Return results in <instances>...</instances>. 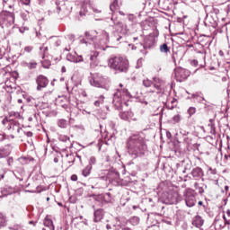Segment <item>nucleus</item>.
I'll use <instances>...</instances> for the list:
<instances>
[{"label":"nucleus","mask_w":230,"mask_h":230,"mask_svg":"<svg viewBox=\"0 0 230 230\" xmlns=\"http://www.w3.org/2000/svg\"><path fill=\"white\" fill-rule=\"evenodd\" d=\"M127 148L129 155L133 157H141L148 150L146 140L139 134L132 135L128 138Z\"/></svg>","instance_id":"nucleus-1"},{"label":"nucleus","mask_w":230,"mask_h":230,"mask_svg":"<svg viewBox=\"0 0 230 230\" xmlns=\"http://www.w3.org/2000/svg\"><path fill=\"white\" fill-rule=\"evenodd\" d=\"M111 21L112 22L111 26L113 28L115 26L116 31L112 32L110 40L111 42H118L119 44H121V42H125V37H127V35L130 33V29H128L127 23L118 22L114 14L111 16Z\"/></svg>","instance_id":"nucleus-2"},{"label":"nucleus","mask_w":230,"mask_h":230,"mask_svg":"<svg viewBox=\"0 0 230 230\" xmlns=\"http://www.w3.org/2000/svg\"><path fill=\"white\" fill-rule=\"evenodd\" d=\"M108 42H111V37L106 31H102L100 36L97 37H93L91 33L85 32V39L80 40V44L89 46V44L93 43L98 49H105V45H107Z\"/></svg>","instance_id":"nucleus-3"},{"label":"nucleus","mask_w":230,"mask_h":230,"mask_svg":"<svg viewBox=\"0 0 230 230\" xmlns=\"http://www.w3.org/2000/svg\"><path fill=\"white\" fill-rule=\"evenodd\" d=\"M108 66L117 73L128 72V59L122 57L111 58L108 61Z\"/></svg>","instance_id":"nucleus-4"},{"label":"nucleus","mask_w":230,"mask_h":230,"mask_svg":"<svg viewBox=\"0 0 230 230\" xmlns=\"http://www.w3.org/2000/svg\"><path fill=\"white\" fill-rule=\"evenodd\" d=\"M3 125H4L7 128V130L11 132V137L12 139H14L22 132V128H21V124H19V121L14 120L13 119H8V117L4 118L2 121Z\"/></svg>","instance_id":"nucleus-5"},{"label":"nucleus","mask_w":230,"mask_h":230,"mask_svg":"<svg viewBox=\"0 0 230 230\" xmlns=\"http://www.w3.org/2000/svg\"><path fill=\"white\" fill-rule=\"evenodd\" d=\"M15 22V14L12 12H5L4 13L0 15V28H7L10 26H13Z\"/></svg>","instance_id":"nucleus-6"},{"label":"nucleus","mask_w":230,"mask_h":230,"mask_svg":"<svg viewBox=\"0 0 230 230\" xmlns=\"http://www.w3.org/2000/svg\"><path fill=\"white\" fill-rule=\"evenodd\" d=\"M178 200L179 193H177V190H169L162 194V202L164 204H177Z\"/></svg>","instance_id":"nucleus-7"},{"label":"nucleus","mask_w":230,"mask_h":230,"mask_svg":"<svg viewBox=\"0 0 230 230\" xmlns=\"http://www.w3.org/2000/svg\"><path fill=\"white\" fill-rule=\"evenodd\" d=\"M64 10H66V2L64 0H53L52 8L49 10V15H53V13H58V15L61 13L62 15Z\"/></svg>","instance_id":"nucleus-8"},{"label":"nucleus","mask_w":230,"mask_h":230,"mask_svg":"<svg viewBox=\"0 0 230 230\" xmlns=\"http://www.w3.org/2000/svg\"><path fill=\"white\" fill-rule=\"evenodd\" d=\"M107 179L111 184L115 186H119L121 184V178H119V172L118 170L111 168L108 171Z\"/></svg>","instance_id":"nucleus-9"},{"label":"nucleus","mask_w":230,"mask_h":230,"mask_svg":"<svg viewBox=\"0 0 230 230\" xmlns=\"http://www.w3.org/2000/svg\"><path fill=\"white\" fill-rule=\"evenodd\" d=\"M190 75H191V72L188 69L182 67H177L174 69V78L177 82H184Z\"/></svg>","instance_id":"nucleus-10"},{"label":"nucleus","mask_w":230,"mask_h":230,"mask_svg":"<svg viewBox=\"0 0 230 230\" xmlns=\"http://www.w3.org/2000/svg\"><path fill=\"white\" fill-rule=\"evenodd\" d=\"M125 96H126V98H130V93H128V89L124 88L121 91L118 90L113 94V103H114V105H121V99Z\"/></svg>","instance_id":"nucleus-11"},{"label":"nucleus","mask_w":230,"mask_h":230,"mask_svg":"<svg viewBox=\"0 0 230 230\" xmlns=\"http://www.w3.org/2000/svg\"><path fill=\"white\" fill-rule=\"evenodd\" d=\"M105 82L106 80L100 74H95L90 77V84L93 87H105Z\"/></svg>","instance_id":"nucleus-12"},{"label":"nucleus","mask_w":230,"mask_h":230,"mask_svg":"<svg viewBox=\"0 0 230 230\" xmlns=\"http://www.w3.org/2000/svg\"><path fill=\"white\" fill-rule=\"evenodd\" d=\"M36 84H37V91H41L42 89H46L48 87V84H49V80H48V77L40 75L36 78Z\"/></svg>","instance_id":"nucleus-13"},{"label":"nucleus","mask_w":230,"mask_h":230,"mask_svg":"<svg viewBox=\"0 0 230 230\" xmlns=\"http://www.w3.org/2000/svg\"><path fill=\"white\" fill-rule=\"evenodd\" d=\"M100 55V52L98 51H91L88 55V58L90 60V67L94 69V67H98V65L100 64V61L98 60V57Z\"/></svg>","instance_id":"nucleus-14"},{"label":"nucleus","mask_w":230,"mask_h":230,"mask_svg":"<svg viewBox=\"0 0 230 230\" xmlns=\"http://www.w3.org/2000/svg\"><path fill=\"white\" fill-rule=\"evenodd\" d=\"M185 204L187 208H193L197 204V199L195 195L191 194V191H187L185 195Z\"/></svg>","instance_id":"nucleus-15"},{"label":"nucleus","mask_w":230,"mask_h":230,"mask_svg":"<svg viewBox=\"0 0 230 230\" xmlns=\"http://www.w3.org/2000/svg\"><path fill=\"white\" fill-rule=\"evenodd\" d=\"M154 44H155V39L153 36H146L144 39V43H141V46L144 49H150V48H154Z\"/></svg>","instance_id":"nucleus-16"},{"label":"nucleus","mask_w":230,"mask_h":230,"mask_svg":"<svg viewBox=\"0 0 230 230\" xmlns=\"http://www.w3.org/2000/svg\"><path fill=\"white\" fill-rule=\"evenodd\" d=\"M190 175L194 181H199L204 177V172L200 167H196L190 172Z\"/></svg>","instance_id":"nucleus-17"},{"label":"nucleus","mask_w":230,"mask_h":230,"mask_svg":"<svg viewBox=\"0 0 230 230\" xmlns=\"http://www.w3.org/2000/svg\"><path fill=\"white\" fill-rule=\"evenodd\" d=\"M183 143L188 146V148L195 146V145H197V137L190 134L189 136L185 137V138L183 139Z\"/></svg>","instance_id":"nucleus-18"},{"label":"nucleus","mask_w":230,"mask_h":230,"mask_svg":"<svg viewBox=\"0 0 230 230\" xmlns=\"http://www.w3.org/2000/svg\"><path fill=\"white\" fill-rule=\"evenodd\" d=\"M192 226L198 228L202 227L204 226V219H202V217L200 216L194 217L192 220Z\"/></svg>","instance_id":"nucleus-19"},{"label":"nucleus","mask_w":230,"mask_h":230,"mask_svg":"<svg viewBox=\"0 0 230 230\" xmlns=\"http://www.w3.org/2000/svg\"><path fill=\"white\" fill-rule=\"evenodd\" d=\"M103 219V208H98L94 210V219L95 223L101 222Z\"/></svg>","instance_id":"nucleus-20"},{"label":"nucleus","mask_w":230,"mask_h":230,"mask_svg":"<svg viewBox=\"0 0 230 230\" xmlns=\"http://www.w3.org/2000/svg\"><path fill=\"white\" fill-rule=\"evenodd\" d=\"M119 15H122L126 21H128L129 22H136V15L130 14V13H125L123 11L119 12Z\"/></svg>","instance_id":"nucleus-21"},{"label":"nucleus","mask_w":230,"mask_h":230,"mask_svg":"<svg viewBox=\"0 0 230 230\" xmlns=\"http://www.w3.org/2000/svg\"><path fill=\"white\" fill-rule=\"evenodd\" d=\"M44 226L48 227L49 230H55V225H53V220L49 218V217H46L44 219Z\"/></svg>","instance_id":"nucleus-22"},{"label":"nucleus","mask_w":230,"mask_h":230,"mask_svg":"<svg viewBox=\"0 0 230 230\" xmlns=\"http://www.w3.org/2000/svg\"><path fill=\"white\" fill-rule=\"evenodd\" d=\"M152 82L155 89H157V91H161V85H163V80L159 79V77H154Z\"/></svg>","instance_id":"nucleus-23"},{"label":"nucleus","mask_w":230,"mask_h":230,"mask_svg":"<svg viewBox=\"0 0 230 230\" xmlns=\"http://www.w3.org/2000/svg\"><path fill=\"white\" fill-rule=\"evenodd\" d=\"M194 188H195V190H197L198 191H199V193L200 194V195H202V193H204V190H205V188H207V186L206 185H204V184H200V183H195L194 184Z\"/></svg>","instance_id":"nucleus-24"},{"label":"nucleus","mask_w":230,"mask_h":230,"mask_svg":"<svg viewBox=\"0 0 230 230\" xmlns=\"http://www.w3.org/2000/svg\"><path fill=\"white\" fill-rule=\"evenodd\" d=\"M128 222H129V224H131V226H139V222H140V219L139 217L134 216V217H131Z\"/></svg>","instance_id":"nucleus-25"},{"label":"nucleus","mask_w":230,"mask_h":230,"mask_svg":"<svg viewBox=\"0 0 230 230\" xmlns=\"http://www.w3.org/2000/svg\"><path fill=\"white\" fill-rule=\"evenodd\" d=\"M105 103V97L101 95L98 99L93 102L95 107H100V105H103Z\"/></svg>","instance_id":"nucleus-26"},{"label":"nucleus","mask_w":230,"mask_h":230,"mask_svg":"<svg viewBox=\"0 0 230 230\" xmlns=\"http://www.w3.org/2000/svg\"><path fill=\"white\" fill-rule=\"evenodd\" d=\"M8 119H13L14 121H16L15 119H18V118H21V113L19 112H15V111H11L9 112V117H7Z\"/></svg>","instance_id":"nucleus-27"},{"label":"nucleus","mask_w":230,"mask_h":230,"mask_svg":"<svg viewBox=\"0 0 230 230\" xmlns=\"http://www.w3.org/2000/svg\"><path fill=\"white\" fill-rule=\"evenodd\" d=\"M160 52L164 53L165 55H168L170 53V48L168 47V44L164 43L160 46Z\"/></svg>","instance_id":"nucleus-28"},{"label":"nucleus","mask_w":230,"mask_h":230,"mask_svg":"<svg viewBox=\"0 0 230 230\" xmlns=\"http://www.w3.org/2000/svg\"><path fill=\"white\" fill-rule=\"evenodd\" d=\"M8 155H10V150L6 148H0V159L8 157Z\"/></svg>","instance_id":"nucleus-29"},{"label":"nucleus","mask_w":230,"mask_h":230,"mask_svg":"<svg viewBox=\"0 0 230 230\" xmlns=\"http://www.w3.org/2000/svg\"><path fill=\"white\" fill-rule=\"evenodd\" d=\"M58 127L60 128H67V120L61 119L58 120Z\"/></svg>","instance_id":"nucleus-30"},{"label":"nucleus","mask_w":230,"mask_h":230,"mask_svg":"<svg viewBox=\"0 0 230 230\" xmlns=\"http://www.w3.org/2000/svg\"><path fill=\"white\" fill-rule=\"evenodd\" d=\"M151 111H152V112H154L155 116L159 114V112H157V111H159V105L157 104V102H153L151 104Z\"/></svg>","instance_id":"nucleus-31"},{"label":"nucleus","mask_w":230,"mask_h":230,"mask_svg":"<svg viewBox=\"0 0 230 230\" xmlns=\"http://www.w3.org/2000/svg\"><path fill=\"white\" fill-rule=\"evenodd\" d=\"M110 10H111V12H116V10H119V4H118V0L113 1V3L110 5Z\"/></svg>","instance_id":"nucleus-32"},{"label":"nucleus","mask_w":230,"mask_h":230,"mask_svg":"<svg viewBox=\"0 0 230 230\" xmlns=\"http://www.w3.org/2000/svg\"><path fill=\"white\" fill-rule=\"evenodd\" d=\"M96 116L98 119H107V113L105 111H97Z\"/></svg>","instance_id":"nucleus-33"},{"label":"nucleus","mask_w":230,"mask_h":230,"mask_svg":"<svg viewBox=\"0 0 230 230\" xmlns=\"http://www.w3.org/2000/svg\"><path fill=\"white\" fill-rule=\"evenodd\" d=\"M130 116H132V112L129 111H124L120 113L121 119L127 120L129 119Z\"/></svg>","instance_id":"nucleus-34"},{"label":"nucleus","mask_w":230,"mask_h":230,"mask_svg":"<svg viewBox=\"0 0 230 230\" xmlns=\"http://www.w3.org/2000/svg\"><path fill=\"white\" fill-rule=\"evenodd\" d=\"M91 170H93V168L89 165H87L84 170H83V175L84 177H89V175H91Z\"/></svg>","instance_id":"nucleus-35"},{"label":"nucleus","mask_w":230,"mask_h":230,"mask_svg":"<svg viewBox=\"0 0 230 230\" xmlns=\"http://www.w3.org/2000/svg\"><path fill=\"white\" fill-rule=\"evenodd\" d=\"M96 157L95 156H91L88 160V166H91V168H93V166H96Z\"/></svg>","instance_id":"nucleus-36"},{"label":"nucleus","mask_w":230,"mask_h":230,"mask_svg":"<svg viewBox=\"0 0 230 230\" xmlns=\"http://www.w3.org/2000/svg\"><path fill=\"white\" fill-rule=\"evenodd\" d=\"M89 12V7H87L86 4H84L82 6V11H80L79 14L81 17H84V15H85V13H87Z\"/></svg>","instance_id":"nucleus-37"},{"label":"nucleus","mask_w":230,"mask_h":230,"mask_svg":"<svg viewBox=\"0 0 230 230\" xmlns=\"http://www.w3.org/2000/svg\"><path fill=\"white\" fill-rule=\"evenodd\" d=\"M40 50L42 53V58H45L46 55H48V47L41 46L40 47Z\"/></svg>","instance_id":"nucleus-38"},{"label":"nucleus","mask_w":230,"mask_h":230,"mask_svg":"<svg viewBox=\"0 0 230 230\" xmlns=\"http://www.w3.org/2000/svg\"><path fill=\"white\" fill-rule=\"evenodd\" d=\"M143 85H144V87H152V85H154V84H153V82L151 80L145 79L143 81Z\"/></svg>","instance_id":"nucleus-39"},{"label":"nucleus","mask_w":230,"mask_h":230,"mask_svg":"<svg viewBox=\"0 0 230 230\" xmlns=\"http://www.w3.org/2000/svg\"><path fill=\"white\" fill-rule=\"evenodd\" d=\"M226 215L223 217V218L225 220V224H224V226L222 227H225L226 224H227V222L230 220V209L226 210ZM227 218H228V220H227Z\"/></svg>","instance_id":"nucleus-40"},{"label":"nucleus","mask_w":230,"mask_h":230,"mask_svg":"<svg viewBox=\"0 0 230 230\" xmlns=\"http://www.w3.org/2000/svg\"><path fill=\"white\" fill-rule=\"evenodd\" d=\"M26 66L29 69H37V62L35 61L27 63Z\"/></svg>","instance_id":"nucleus-41"},{"label":"nucleus","mask_w":230,"mask_h":230,"mask_svg":"<svg viewBox=\"0 0 230 230\" xmlns=\"http://www.w3.org/2000/svg\"><path fill=\"white\" fill-rule=\"evenodd\" d=\"M189 116H193L197 112V108L195 107H190L187 111Z\"/></svg>","instance_id":"nucleus-42"},{"label":"nucleus","mask_w":230,"mask_h":230,"mask_svg":"<svg viewBox=\"0 0 230 230\" xmlns=\"http://www.w3.org/2000/svg\"><path fill=\"white\" fill-rule=\"evenodd\" d=\"M9 229L10 230H24V228L21 225H13V226H10Z\"/></svg>","instance_id":"nucleus-43"},{"label":"nucleus","mask_w":230,"mask_h":230,"mask_svg":"<svg viewBox=\"0 0 230 230\" xmlns=\"http://www.w3.org/2000/svg\"><path fill=\"white\" fill-rule=\"evenodd\" d=\"M59 141H62L63 143H66L67 141H69V137L66 136V135H60L58 137Z\"/></svg>","instance_id":"nucleus-44"},{"label":"nucleus","mask_w":230,"mask_h":230,"mask_svg":"<svg viewBox=\"0 0 230 230\" xmlns=\"http://www.w3.org/2000/svg\"><path fill=\"white\" fill-rule=\"evenodd\" d=\"M41 64L42 67H44L45 69H49V66H51V62L49 60H45Z\"/></svg>","instance_id":"nucleus-45"},{"label":"nucleus","mask_w":230,"mask_h":230,"mask_svg":"<svg viewBox=\"0 0 230 230\" xmlns=\"http://www.w3.org/2000/svg\"><path fill=\"white\" fill-rule=\"evenodd\" d=\"M180 134H181L182 139H184V138L187 137V136H189L190 133L188 132V131H186V130H181V131H180Z\"/></svg>","instance_id":"nucleus-46"},{"label":"nucleus","mask_w":230,"mask_h":230,"mask_svg":"<svg viewBox=\"0 0 230 230\" xmlns=\"http://www.w3.org/2000/svg\"><path fill=\"white\" fill-rule=\"evenodd\" d=\"M137 40L138 41V44H140L141 46V40H143V36L140 35L139 37H133V42H136Z\"/></svg>","instance_id":"nucleus-47"},{"label":"nucleus","mask_w":230,"mask_h":230,"mask_svg":"<svg viewBox=\"0 0 230 230\" xmlns=\"http://www.w3.org/2000/svg\"><path fill=\"white\" fill-rule=\"evenodd\" d=\"M172 120L174 121V123H179V121H181V115H175L173 118H172Z\"/></svg>","instance_id":"nucleus-48"},{"label":"nucleus","mask_w":230,"mask_h":230,"mask_svg":"<svg viewBox=\"0 0 230 230\" xmlns=\"http://www.w3.org/2000/svg\"><path fill=\"white\" fill-rule=\"evenodd\" d=\"M32 50H33V47L31 46H27L24 48V51H26V53H31Z\"/></svg>","instance_id":"nucleus-49"},{"label":"nucleus","mask_w":230,"mask_h":230,"mask_svg":"<svg viewBox=\"0 0 230 230\" xmlns=\"http://www.w3.org/2000/svg\"><path fill=\"white\" fill-rule=\"evenodd\" d=\"M5 222L6 220L4 219V217L3 216H0V227H3Z\"/></svg>","instance_id":"nucleus-50"},{"label":"nucleus","mask_w":230,"mask_h":230,"mask_svg":"<svg viewBox=\"0 0 230 230\" xmlns=\"http://www.w3.org/2000/svg\"><path fill=\"white\" fill-rule=\"evenodd\" d=\"M141 66H143V59H138L137 61V69H139V67H141Z\"/></svg>","instance_id":"nucleus-51"},{"label":"nucleus","mask_w":230,"mask_h":230,"mask_svg":"<svg viewBox=\"0 0 230 230\" xmlns=\"http://www.w3.org/2000/svg\"><path fill=\"white\" fill-rule=\"evenodd\" d=\"M22 4H25L26 6H28V4H30L31 3V0H20Z\"/></svg>","instance_id":"nucleus-52"},{"label":"nucleus","mask_w":230,"mask_h":230,"mask_svg":"<svg viewBox=\"0 0 230 230\" xmlns=\"http://www.w3.org/2000/svg\"><path fill=\"white\" fill-rule=\"evenodd\" d=\"M190 64L194 66V67H197V66H199V61L197 59H194L190 61Z\"/></svg>","instance_id":"nucleus-53"},{"label":"nucleus","mask_w":230,"mask_h":230,"mask_svg":"<svg viewBox=\"0 0 230 230\" xmlns=\"http://www.w3.org/2000/svg\"><path fill=\"white\" fill-rule=\"evenodd\" d=\"M7 164H8L9 166H12V164H13V158L9 157V158L7 159Z\"/></svg>","instance_id":"nucleus-54"},{"label":"nucleus","mask_w":230,"mask_h":230,"mask_svg":"<svg viewBox=\"0 0 230 230\" xmlns=\"http://www.w3.org/2000/svg\"><path fill=\"white\" fill-rule=\"evenodd\" d=\"M74 62L75 63L84 62V58H82V56H79L78 58H76L75 60H74Z\"/></svg>","instance_id":"nucleus-55"},{"label":"nucleus","mask_w":230,"mask_h":230,"mask_svg":"<svg viewBox=\"0 0 230 230\" xmlns=\"http://www.w3.org/2000/svg\"><path fill=\"white\" fill-rule=\"evenodd\" d=\"M38 4H40V6H44L46 4V0H38Z\"/></svg>","instance_id":"nucleus-56"},{"label":"nucleus","mask_w":230,"mask_h":230,"mask_svg":"<svg viewBox=\"0 0 230 230\" xmlns=\"http://www.w3.org/2000/svg\"><path fill=\"white\" fill-rule=\"evenodd\" d=\"M197 101L199 102V103H202V102H206V99L202 96H199V98L197 99Z\"/></svg>","instance_id":"nucleus-57"},{"label":"nucleus","mask_w":230,"mask_h":230,"mask_svg":"<svg viewBox=\"0 0 230 230\" xmlns=\"http://www.w3.org/2000/svg\"><path fill=\"white\" fill-rule=\"evenodd\" d=\"M71 181H78V176H76V174H73L71 176Z\"/></svg>","instance_id":"nucleus-58"},{"label":"nucleus","mask_w":230,"mask_h":230,"mask_svg":"<svg viewBox=\"0 0 230 230\" xmlns=\"http://www.w3.org/2000/svg\"><path fill=\"white\" fill-rule=\"evenodd\" d=\"M107 197H108L107 202H111V193H107V194L104 196V199H107Z\"/></svg>","instance_id":"nucleus-59"},{"label":"nucleus","mask_w":230,"mask_h":230,"mask_svg":"<svg viewBox=\"0 0 230 230\" xmlns=\"http://www.w3.org/2000/svg\"><path fill=\"white\" fill-rule=\"evenodd\" d=\"M26 30H28V28H25V27L20 28V33H24V31H26Z\"/></svg>","instance_id":"nucleus-60"},{"label":"nucleus","mask_w":230,"mask_h":230,"mask_svg":"<svg viewBox=\"0 0 230 230\" xmlns=\"http://www.w3.org/2000/svg\"><path fill=\"white\" fill-rule=\"evenodd\" d=\"M25 134H26V137H31V136H33V133L31 132V131H28V132L25 133Z\"/></svg>","instance_id":"nucleus-61"},{"label":"nucleus","mask_w":230,"mask_h":230,"mask_svg":"<svg viewBox=\"0 0 230 230\" xmlns=\"http://www.w3.org/2000/svg\"><path fill=\"white\" fill-rule=\"evenodd\" d=\"M191 97L194 98V99H196V100H198L199 94L193 93V94L191 95Z\"/></svg>","instance_id":"nucleus-62"},{"label":"nucleus","mask_w":230,"mask_h":230,"mask_svg":"<svg viewBox=\"0 0 230 230\" xmlns=\"http://www.w3.org/2000/svg\"><path fill=\"white\" fill-rule=\"evenodd\" d=\"M106 229L111 230V229H112V226L108 224V225H106Z\"/></svg>","instance_id":"nucleus-63"},{"label":"nucleus","mask_w":230,"mask_h":230,"mask_svg":"<svg viewBox=\"0 0 230 230\" xmlns=\"http://www.w3.org/2000/svg\"><path fill=\"white\" fill-rule=\"evenodd\" d=\"M61 72H62V73H66V66H62Z\"/></svg>","instance_id":"nucleus-64"}]
</instances>
